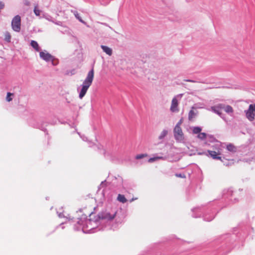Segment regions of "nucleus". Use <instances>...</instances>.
Here are the masks:
<instances>
[{"label": "nucleus", "mask_w": 255, "mask_h": 255, "mask_svg": "<svg viewBox=\"0 0 255 255\" xmlns=\"http://www.w3.org/2000/svg\"><path fill=\"white\" fill-rule=\"evenodd\" d=\"M237 191H234L232 187L225 189L222 191V202H224V205L221 206L220 202L215 201L210 202L207 205L198 207L192 209L193 218H197L202 215L204 221L210 222L215 217L219 211L231 204L239 201L238 198L236 196Z\"/></svg>", "instance_id": "f257e3e1"}, {"label": "nucleus", "mask_w": 255, "mask_h": 255, "mask_svg": "<svg viewBox=\"0 0 255 255\" xmlns=\"http://www.w3.org/2000/svg\"><path fill=\"white\" fill-rule=\"evenodd\" d=\"M117 212L111 213L107 210L102 211L95 217L94 220L87 219L86 214H83L78 218V221L73 226L75 231L81 230L84 234H93L98 231L105 230L108 226H110L115 218Z\"/></svg>", "instance_id": "f03ea898"}, {"label": "nucleus", "mask_w": 255, "mask_h": 255, "mask_svg": "<svg viewBox=\"0 0 255 255\" xmlns=\"http://www.w3.org/2000/svg\"><path fill=\"white\" fill-rule=\"evenodd\" d=\"M237 231V228H234L233 233L223 235L215 241V247L211 255H227L237 246L239 241L242 242L244 236L241 234L238 235Z\"/></svg>", "instance_id": "7ed1b4c3"}, {"label": "nucleus", "mask_w": 255, "mask_h": 255, "mask_svg": "<svg viewBox=\"0 0 255 255\" xmlns=\"http://www.w3.org/2000/svg\"><path fill=\"white\" fill-rule=\"evenodd\" d=\"M94 77V64L91 69L89 71L86 79L82 85L77 88V91L79 93V98L82 99L86 95L89 88L92 85Z\"/></svg>", "instance_id": "20e7f679"}, {"label": "nucleus", "mask_w": 255, "mask_h": 255, "mask_svg": "<svg viewBox=\"0 0 255 255\" xmlns=\"http://www.w3.org/2000/svg\"><path fill=\"white\" fill-rule=\"evenodd\" d=\"M202 179L201 177H198L195 180H192L188 188L186 190V194L188 198L195 196L196 195V191L200 190L201 188V182Z\"/></svg>", "instance_id": "39448f33"}, {"label": "nucleus", "mask_w": 255, "mask_h": 255, "mask_svg": "<svg viewBox=\"0 0 255 255\" xmlns=\"http://www.w3.org/2000/svg\"><path fill=\"white\" fill-rule=\"evenodd\" d=\"M21 26V18L19 15H15L11 21V27L13 31L19 32Z\"/></svg>", "instance_id": "423d86ee"}, {"label": "nucleus", "mask_w": 255, "mask_h": 255, "mask_svg": "<svg viewBox=\"0 0 255 255\" xmlns=\"http://www.w3.org/2000/svg\"><path fill=\"white\" fill-rule=\"evenodd\" d=\"M198 154L200 155L205 154L208 157H211L213 159L220 160L223 162L222 157L220 156V153L217 152L215 151L208 150L206 152H199Z\"/></svg>", "instance_id": "0eeeda50"}, {"label": "nucleus", "mask_w": 255, "mask_h": 255, "mask_svg": "<svg viewBox=\"0 0 255 255\" xmlns=\"http://www.w3.org/2000/svg\"><path fill=\"white\" fill-rule=\"evenodd\" d=\"M194 172L197 173L198 174H201V169L196 165L193 167H188L185 171V173L188 174V177L190 179H192L194 177Z\"/></svg>", "instance_id": "6e6552de"}, {"label": "nucleus", "mask_w": 255, "mask_h": 255, "mask_svg": "<svg viewBox=\"0 0 255 255\" xmlns=\"http://www.w3.org/2000/svg\"><path fill=\"white\" fill-rule=\"evenodd\" d=\"M174 136L177 141H181L184 139L183 133L180 126H175L174 128Z\"/></svg>", "instance_id": "1a4fd4ad"}, {"label": "nucleus", "mask_w": 255, "mask_h": 255, "mask_svg": "<svg viewBox=\"0 0 255 255\" xmlns=\"http://www.w3.org/2000/svg\"><path fill=\"white\" fill-rule=\"evenodd\" d=\"M45 123L43 121L40 122H29V125L34 128H38L40 130L43 131L46 135H48V132L47 129L43 127L44 124Z\"/></svg>", "instance_id": "9d476101"}, {"label": "nucleus", "mask_w": 255, "mask_h": 255, "mask_svg": "<svg viewBox=\"0 0 255 255\" xmlns=\"http://www.w3.org/2000/svg\"><path fill=\"white\" fill-rule=\"evenodd\" d=\"M39 57L43 60L46 62L52 61V59H55V57L51 54L47 52L46 50L42 51L39 52Z\"/></svg>", "instance_id": "9b49d317"}, {"label": "nucleus", "mask_w": 255, "mask_h": 255, "mask_svg": "<svg viewBox=\"0 0 255 255\" xmlns=\"http://www.w3.org/2000/svg\"><path fill=\"white\" fill-rule=\"evenodd\" d=\"M123 180L122 177L118 175V177H114V179L112 181V184L117 187H119L123 185Z\"/></svg>", "instance_id": "f8f14e48"}, {"label": "nucleus", "mask_w": 255, "mask_h": 255, "mask_svg": "<svg viewBox=\"0 0 255 255\" xmlns=\"http://www.w3.org/2000/svg\"><path fill=\"white\" fill-rule=\"evenodd\" d=\"M247 118L250 121H252L255 119V114L253 110V105H250L248 110L246 112Z\"/></svg>", "instance_id": "ddd939ff"}, {"label": "nucleus", "mask_w": 255, "mask_h": 255, "mask_svg": "<svg viewBox=\"0 0 255 255\" xmlns=\"http://www.w3.org/2000/svg\"><path fill=\"white\" fill-rule=\"evenodd\" d=\"M224 106L222 105V104H218L215 106H212L211 107V111L216 114L218 115H221V110H222V109L224 108Z\"/></svg>", "instance_id": "4468645a"}, {"label": "nucleus", "mask_w": 255, "mask_h": 255, "mask_svg": "<svg viewBox=\"0 0 255 255\" xmlns=\"http://www.w3.org/2000/svg\"><path fill=\"white\" fill-rule=\"evenodd\" d=\"M178 101L176 98L175 97L172 100L170 111L172 112H178L179 110L178 109Z\"/></svg>", "instance_id": "2eb2a0df"}, {"label": "nucleus", "mask_w": 255, "mask_h": 255, "mask_svg": "<svg viewBox=\"0 0 255 255\" xmlns=\"http://www.w3.org/2000/svg\"><path fill=\"white\" fill-rule=\"evenodd\" d=\"M224 106V108L222 110H224V111L229 115H231L233 114V109L230 105H226L224 104H222Z\"/></svg>", "instance_id": "dca6fc26"}, {"label": "nucleus", "mask_w": 255, "mask_h": 255, "mask_svg": "<svg viewBox=\"0 0 255 255\" xmlns=\"http://www.w3.org/2000/svg\"><path fill=\"white\" fill-rule=\"evenodd\" d=\"M101 48H102L103 51L104 52H105L107 54H108L109 56L112 55L113 50L111 48L108 47V46L103 45H102L101 46Z\"/></svg>", "instance_id": "f3484780"}, {"label": "nucleus", "mask_w": 255, "mask_h": 255, "mask_svg": "<svg viewBox=\"0 0 255 255\" xmlns=\"http://www.w3.org/2000/svg\"><path fill=\"white\" fill-rule=\"evenodd\" d=\"M194 107H192V109L188 113V120L191 121L193 118H195L198 114V111L195 112L193 110Z\"/></svg>", "instance_id": "a211bd4d"}, {"label": "nucleus", "mask_w": 255, "mask_h": 255, "mask_svg": "<svg viewBox=\"0 0 255 255\" xmlns=\"http://www.w3.org/2000/svg\"><path fill=\"white\" fill-rule=\"evenodd\" d=\"M71 12L73 13L75 17L81 23L86 24V22L84 21L80 16L78 12L76 10H71Z\"/></svg>", "instance_id": "6ab92c4d"}, {"label": "nucleus", "mask_w": 255, "mask_h": 255, "mask_svg": "<svg viewBox=\"0 0 255 255\" xmlns=\"http://www.w3.org/2000/svg\"><path fill=\"white\" fill-rule=\"evenodd\" d=\"M42 17L45 18L46 20L54 22V18L49 14L45 12H42Z\"/></svg>", "instance_id": "aec40b11"}, {"label": "nucleus", "mask_w": 255, "mask_h": 255, "mask_svg": "<svg viewBox=\"0 0 255 255\" xmlns=\"http://www.w3.org/2000/svg\"><path fill=\"white\" fill-rule=\"evenodd\" d=\"M30 45L36 51L39 50V47L37 41L35 40H31L30 42Z\"/></svg>", "instance_id": "412c9836"}, {"label": "nucleus", "mask_w": 255, "mask_h": 255, "mask_svg": "<svg viewBox=\"0 0 255 255\" xmlns=\"http://www.w3.org/2000/svg\"><path fill=\"white\" fill-rule=\"evenodd\" d=\"M226 149L231 152H236V146L232 143H229L227 145Z\"/></svg>", "instance_id": "4be33fe9"}, {"label": "nucleus", "mask_w": 255, "mask_h": 255, "mask_svg": "<svg viewBox=\"0 0 255 255\" xmlns=\"http://www.w3.org/2000/svg\"><path fill=\"white\" fill-rule=\"evenodd\" d=\"M117 200L122 203H125L127 201L125 196L124 195H122L120 194L118 195Z\"/></svg>", "instance_id": "5701e85b"}, {"label": "nucleus", "mask_w": 255, "mask_h": 255, "mask_svg": "<svg viewBox=\"0 0 255 255\" xmlns=\"http://www.w3.org/2000/svg\"><path fill=\"white\" fill-rule=\"evenodd\" d=\"M202 131V128L200 127H194L193 128V133L198 134Z\"/></svg>", "instance_id": "b1692460"}, {"label": "nucleus", "mask_w": 255, "mask_h": 255, "mask_svg": "<svg viewBox=\"0 0 255 255\" xmlns=\"http://www.w3.org/2000/svg\"><path fill=\"white\" fill-rule=\"evenodd\" d=\"M5 37L4 38V40L6 42H10L11 39V35L9 32L6 31L4 34Z\"/></svg>", "instance_id": "393cba45"}, {"label": "nucleus", "mask_w": 255, "mask_h": 255, "mask_svg": "<svg viewBox=\"0 0 255 255\" xmlns=\"http://www.w3.org/2000/svg\"><path fill=\"white\" fill-rule=\"evenodd\" d=\"M168 133V131L166 129H163L159 136H158V138L160 140L163 139L165 136L167 135Z\"/></svg>", "instance_id": "a878e982"}, {"label": "nucleus", "mask_w": 255, "mask_h": 255, "mask_svg": "<svg viewBox=\"0 0 255 255\" xmlns=\"http://www.w3.org/2000/svg\"><path fill=\"white\" fill-rule=\"evenodd\" d=\"M207 136L205 132H201V131L197 135V137L201 140H204Z\"/></svg>", "instance_id": "bb28decb"}, {"label": "nucleus", "mask_w": 255, "mask_h": 255, "mask_svg": "<svg viewBox=\"0 0 255 255\" xmlns=\"http://www.w3.org/2000/svg\"><path fill=\"white\" fill-rule=\"evenodd\" d=\"M13 95V93H11L10 92H7V94H6V100L7 102H10L11 101H12V96Z\"/></svg>", "instance_id": "cd10ccee"}, {"label": "nucleus", "mask_w": 255, "mask_h": 255, "mask_svg": "<svg viewBox=\"0 0 255 255\" xmlns=\"http://www.w3.org/2000/svg\"><path fill=\"white\" fill-rule=\"evenodd\" d=\"M147 156H148V155L146 153L138 154L135 156V158L136 159H140L145 157H147Z\"/></svg>", "instance_id": "c85d7f7f"}, {"label": "nucleus", "mask_w": 255, "mask_h": 255, "mask_svg": "<svg viewBox=\"0 0 255 255\" xmlns=\"http://www.w3.org/2000/svg\"><path fill=\"white\" fill-rule=\"evenodd\" d=\"M33 11H34V14L36 15V16H40V13L41 12H42L40 9H39L37 7V5L35 6L34 8V10H33Z\"/></svg>", "instance_id": "c756f323"}, {"label": "nucleus", "mask_w": 255, "mask_h": 255, "mask_svg": "<svg viewBox=\"0 0 255 255\" xmlns=\"http://www.w3.org/2000/svg\"><path fill=\"white\" fill-rule=\"evenodd\" d=\"M160 157H153L148 158L147 160H145V162H152L155 161L156 159L160 158Z\"/></svg>", "instance_id": "7c9ffc66"}, {"label": "nucleus", "mask_w": 255, "mask_h": 255, "mask_svg": "<svg viewBox=\"0 0 255 255\" xmlns=\"http://www.w3.org/2000/svg\"><path fill=\"white\" fill-rule=\"evenodd\" d=\"M175 176L177 177H180V178H186V175L183 173H176Z\"/></svg>", "instance_id": "2f4dec72"}, {"label": "nucleus", "mask_w": 255, "mask_h": 255, "mask_svg": "<svg viewBox=\"0 0 255 255\" xmlns=\"http://www.w3.org/2000/svg\"><path fill=\"white\" fill-rule=\"evenodd\" d=\"M51 64L53 66H57L59 63V61L57 59L55 58V59H52V61H51Z\"/></svg>", "instance_id": "473e14b6"}, {"label": "nucleus", "mask_w": 255, "mask_h": 255, "mask_svg": "<svg viewBox=\"0 0 255 255\" xmlns=\"http://www.w3.org/2000/svg\"><path fill=\"white\" fill-rule=\"evenodd\" d=\"M77 133L80 136L81 138L83 139V140L84 141H88V137L85 135H81L80 134V133L77 131Z\"/></svg>", "instance_id": "72a5a7b5"}, {"label": "nucleus", "mask_w": 255, "mask_h": 255, "mask_svg": "<svg viewBox=\"0 0 255 255\" xmlns=\"http://www.w3.org/2000/svg\"><path fill=\"white\" fill-rule=\"evenodd\" d=\"M76 73L75 70L73 69L70 71H67L66 72V74H70L71 75H74Z\"/></svg>", "instance_id": "f704fd0d"}, {"label": "nucleus", "mask_w": 255, "mask_h": 255, "mask_svg": "<svg viewBox=\"0 0 255 255\" xmlns=\"http://www.w3.org/2000/svg\"><path fill=\"white\" fill-rule=\"evenodd\" d=\"M215 140H216L215 137L212 135H209V141L211 142H214Z\"/></svg>", "instance_id": "c9c22d12"}, {"label": "nucleus", "mask_w": 255, "mask_h": 255, "mask_svg": "<svg viewBox=\"0 0 255 255\" xmlns=\"http://www.w3.org/2000/svg\"><path fill=\"white\" fill-rule=\"evenodd\" d=\"M57 214L58 215V216L60 218H65V216L63 214V212H57Z\"/></svg>", "instance_id": "e433bc0d"}, {"label": "nucleus", "mask_w": 255, "mask_h": 255, "mask_svg": "<svg viewBox=\"0 0 255 255\" xmlns=\"http://www.w3.org/2000/svg\"><path fill=\"white\" fill-rule=\"evenodd\" d=\"M69 126L71 128H75L76 130H77V129L76 128V125H75V123H71V124H68ZM77 131H76L77 132Z\"/></svg>", "instance_id": "4c0bfd02"}, {"label": "nucleus", "mask_w": 255, "mask_h": 255, "mask_svg": "<svg viewBox=\"0 0 255 255\" xmlns=\"http://www.w3.org/2000/svg\"><path fill=\"white\" fill-rule=\"evenodd\" d=\"M65 218H66L67 219H68V221H73L74 218H71V216L68 214L67 216H65Z\"/></svg>", "instance_id": "58836bf2"}, {"label": "nucleus", "mask_w": 255, "mask_h": 255, "mask_svg": "<svg viewBox=\"0 0 255 255\" xmlns=\"http://www.w3.org/2000/svg\"><path fill=\"white\" fill-rule=\"evenodd\" d=\"M220 117H221L222 119H223L225 121H226V118H225V115L223 114L222 112H221V115H218Z\"/></svg>", "instance_id": "ea45409f"}, {"label": "nucleus", "mask_w": 255, "mask_h": 255, "mask_svg": "<svg viewBox=\"0 0 255 255\" xmlns=\"http://www.w3.org/2000/svg\"><path fill=\"white\" fill-rule=\"evenodd\" d=\"M4 7V4L3 2L0 1V10L3 9Z\"/></svg>", "instance_id": "a19ab883"}, {"label": "nucleus", "mask_w": 255, "mask_h": 255, "mask_svg": "<svg viewBox=\"0 0 255 255\" xmlns=\"http://www.w3.org/2000/svg\"><path fill=\"white\" fill-rule=\"evenodd\" d=\"M55 24L57 25H59V26H61L62 24V22L60 21H54V22Z\"/></svg>", "instance_id": "79ce46f5"}, {"label": "nucleus", "mask_w": 255, "mask_h": 255, "mask_svg": "<svg viewBox=\"0 0 255 255\" xmlns=\"http://www.w3.org/2000/svg\"><path fill=\"white\" fill-rule=\"evenodd\" d=\"M182 121H183V119L181 118L179 121L177 123V124L175 126H180V125L181 124V123H182Z\"/></svg>", "instance_id": "37998d69"}, {"label": "nucleus", "mask_w": 255, "mask_h": 255, "mask_svg": "<svg viewBox=\"0 0 255 255\" xmlns=\"http://www.w3.org/2000/svg\"><path fill=\"white\" fill-rule=\"evenodd\" d=\"M95 145V144H94L93 142H91V141H89V147H93V145Z\"/></svg>", "instance_id": "c03bdc74"}, {"label": "nucleus", "mask_w": 255, "mask_h": 255, "mask_svg": "<svg viewBox=\"0 0 255 255\" xmlns=\"http://www.w3.org/2000/svg\"><path fill=\"white\" fill-rule=\"evenodd\" d=\"M106 182V180H105L101 182L100 186H103V185L105 184V183Z\"/></svg>", "instance_id": "a18cd8bd"}, {"label": "nucleus", "mask_w": 255, "mask_h": 255, "mask_svg": "<svg viewBox=\"0 0 255 255\" xmlns=\"http://www.w3.org/2000/svg\"><path fill=\"white\" fill-rule=\"evenodd\" d=\"M65 223H61L59 226H60L61 227V228L62 229H64L65 228V227L63 226V224H64Z\"/></svg>", "instance_id": "49530a36"}, {"label": "nucleus", "mask_w": 255, "mask_h": 255, "mask_svg": "<svg viewBox=\"0 0 255 255\" xmlns=\"http://www.w3.org/2000/svg\"><path fill=\"white\" fill-rule=\"evenodd\" d=\"M253 108L254 112L255 114V104L253 105Z\"/></svg>", "instance_id": "de8ad7c7"}, {"label": "nucleus", "mask_w": 255, "mask_h": 255, "mask_svg": "<svg viewBox=\"0 0 255 255\" xmlns=\"http://www.w3.org/2000/svg\"><path fill=\"white\" fill-rule=\"evenodd\" d=\"M47 124H51V125H55L56 124V122H52V123H47Z\"/></svg>", "instance_id": "09e8293b"}, {"label": "nucleus", "mask_w": 255, "mask_h": 255, "mask_svg": "<svg viewBox=\"0 0 255 255\" xmlns=\"http://www.w3.org/2000/svg\"><path fill=\"white\" fill-rule=\"evenodd\" d=\"M185 81L190 82H194V81L191 80H186Z\"/></svg>", "instance_id": "8fccbe9b"}, {"label": "nucleus", "mask_w": 255, "mask_h": 255, "mask_svg": "<svg viewBox=\"0 0 255 255\" xmlns=\"http://www.w3.org/2000/svg\"><path fill=\"white\" fill-rule=\"evenodd\" d=\"M185 81L190 82H194V81L191 80H186Z\"/></svg>", "instance_id": "3c124183"}, {"label": "nucleus", "mask_w": 255, "mask_h": 255, "mask_svg": "<svg viewBox=\"0 0 255 255\" xmlns=\"http://www.w3.org/2000/svg\"><path fill=\"white\" fill-rule=\"evenodd\" d=\"M183 94H180L178 96H179L180 97H181L183 96Z\"/></svg>", "instance_id": "603ef678"}, {"label": "nucleus", "mask_w": 255, "mask_h": 255, "mask_svg": "<svg viewBox=\"0 0 255 255\" xmlns=\"http://www.w3.org/2000/svg\"><path fill=\"white\" fill-rule=\"evenodd\" d=\"M61 123L62 124H65L67 123V122H61Z\"/></svg>", "instance_id": "864d4df0"}, {"label": "nucleus", "mask_w": 255, "mask_h": 255, "mask_svg": "<svg viewBox=\"0 0 255 255\" xmlns=\"http://www.w3.org/2000/svg\"><path fill=\"white\" fill-rule=\"evenodd\" d=\"M79 211H80V212H82V209H79Z\"/></svg>", "instance_id": "5fc2aeb1"}, {"label": "nucleus", "mask_w": 255, "mask_h": 255, "mask_svg": "<svg viewBox=\"0 0 255 255\" xmlns=\"http://www.w3.org/2000/svg\"><path fill=\"white\" fill-rule=\"evenodd\" d=\"M2 82H3L2 80H1V79H0V83H2Z\"/></svg>", "instance_id": "6e6d98bb"}, {"label": "nucleus", "mask_w": 255, "mask_h": 255, "mask_svg": "<svg viewBox=\"0 0 255 255\" xmlns=\"http://www.w3.org/2000/svg\"><path fill=\"white\" fill-rule=\"evenodd\" d=\"M93 214V212L90 213L89 216H90Z\"/></svg>", "instance_id": "4d7b16f0"}, {"label": "nucleus", "mask_w": 255, "mask_h": 255, "mask_svg": "<svg viewBox=\"0 0 255 255\" xmlns=\"http://www.w3.org/2000/svg\"><path fill=\"white\" fill-rule=\"evenodd\" d=\"M134 199H132L130 201V202H132V201H133Z\"/></svg>", "instance_id": "13d9d810"}, {"label": "nucleus", "mask_w": 255, "mask_h": 255, "mask_svg": "<svg viewBox=\"0 0 255 255\" xmlns=\"http://www.w3.org/2000/svg\"><path fill=\"white\" fill-rule=\"evenodd\" d=\"M224 165H228V163H224Z\"/></svg>", "instance_id": "bf43d9fd"}, {"label": "nucleus", "mask_w": 255, "mask_h": 255, "mask_svg": "<svg viewBox=\"0 0 255 255\" xmlns=\"http://www.w3.org/2000/svg\"><path fill=\"white\" fill-rule=\"evenodd\" d=\"M46 200H48V197H46Z\"/></svg>", "instance_id": "052dcab7"}]
</instances>
